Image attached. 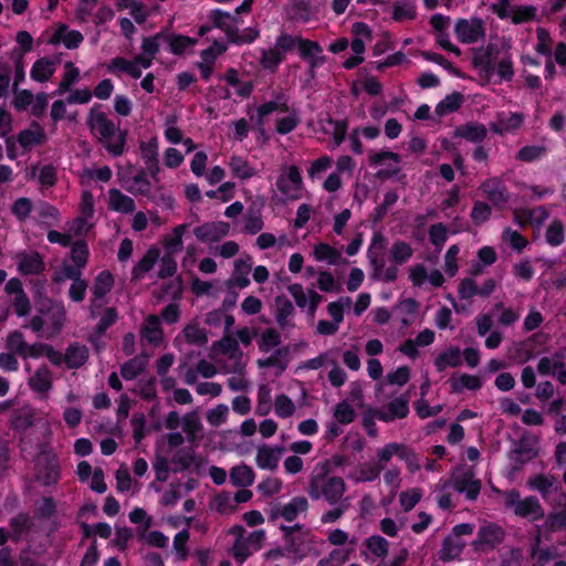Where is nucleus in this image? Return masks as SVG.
<instances>
[{
    "label": "nucleus",
    "instance_id": "9b49d317",
    "mask_svg": "<svg viewBox=\"0 0 566 566\" xmlns=\"http://www.w3.org/2000/svg\"><path fill=\"white\" fill-rule=\"evenodd\" d=\"M284 451L283 447L271 448L268 444L259 447L255 462L260 469L274 470L279 465L280 455Z\"/></svg>",
    "mask_w": 566,
    "mask_h": 566
},
{
    "label": "nucleus",
    "instance_id": "c03bdc74",
    "mask_svg": "<svg viewBox=\"0 0 566 566\" xmlns=\"http://www.w3.org/2000/svg\"><path fill=\"white\" fill-rule=\"evenodd\" d=\"M276 303V314L275 319L277 325L284 329L287 325V318L294 314V306L292 302L286 298L285 296H276L275 297Z\"/></svg>",
    "mask_w": 566,
    "mask_h": 566
},
{
    "label": "nucleus",
    "instance_id": "1a4fd4ad",
    "mask_svg": "<svg viewBox=\"0 0 566 566\" xmlns=\"http://www.w3.org/2000/svg\"><path fill=\"white\" fill-rule=\"evenodd\" d=\"M499 54V49L495 44L489 43L485 48L474 49L472 64L475 67H481L486 73H493L495 70V59Z\"/></svg>",
    "mask_w": 566,
    "mask_h": 566
},
{
    "label": "nucleus",
    "instance_id": "a18cd8bd",
    "mask_svg": "<svg viewBox=\"0 0 566 566\" xmlns=\"http://www.w3.org/2000/svg\"><path fill=\"white\" fill-rule=\"evenodd\" d=\"M228 41L232 44L242 45L253 43L260 35V32L255 28H245L241 33L238 27L234 30H229Z\"/></svg>",
    "mask_w": 566,
    "mask_h": 566
},
{
    "label": "nucleus",
    "instance_id": "f3484780",
    "mask_svg": "<svg viewBox=\"0 0 566 566\" xmlns=\"http://www.w3.org/2000/svg\"><path fill=\"white\" fill-rule=\"evenodd\" d=\"M140 336L153 345H159L163 342L164 331L157 315L150 314L145 318V322L140 327Z\"/></svg>",
    "mask_w": 566,
    "mask_h": 566
},
{
    "label": "nucleus",
    "instance_id": "bb28decb",
    "mask_svg": "<svg viewBox=\"0 0 566 566\" xmlns=\"http://www.w3.org/2000/svg\"><path fill=\"white\" fill-rule=\"evenodd\" d=\"M462 365V355L459 347L450 346L434 358V366L438 371H443L448 367H459Z\"/></svg>",
    "mask_w": 566,
    "mask_h": 566
},
{
    "label": "nucleus",
    "instance_id": "f704fd0d",
    "mask_svg": "<svg viewBox=\"0 0 566 566\" xmlns=\"http://www.w3.org/2000/svg\"><path fill=\"white\" fill-rule=\"evenodd\" d=\"M202 423L196 411L188 412L182 418V431L186 433V439L191 444L198 440V433L202 430Z\"/></svg>",
    "mask_w": 566,
    "mask_h": 566
},
{
    "label": "nucleus",
    "instance_id": "c85d7f7f",
    "mask_svg": "<svg viewBox=\"0 0 566 566\" xmlns=\"http://www.w3.org/2000/svg\"><path fill=\"white\" fill-rule=\"evenodd\" d=\"M66 31V25H62L52 35L50 42L53 44L63 42L64 46L69 50L77 49L84 40L83 34L77 30Z\"/></svg>",
    "mask_w": 566,
    "mask_h": 566
},
{
    "label": "nucleus",
    "instance_id": "412c9836",
    "mask_svg": "<svg viewBox=\"0 0 566 566\" xmlns=\"http://www.w3.org/2000/svg\"><path fill=\"white\" fill-rule=\"evenodd\" d=\"M118 319V313L115 307H106L98 323L93 328L90 342L97 347V340L103 337L107 329Z\"/></svg>",
    "mask_w": 566,
    "mask_h": 566
},
{
    "label": "nucleus",
    "instance_id": "49530a36",
    "mask_svg": "<svg viewBox=\"0 0 566 566\" xmlns=\"http://www.w3.org/2000/svg\"><path fill=\"white\" fill-rule=\"evenodd\" d=\"M212 349L232 358L239 352V342L231 333H224L221 339L212 344Z\"/></svg>",
    "mask_w": 566,
    "mask_h": 566
},
{
    "label": "nucleus",
    "instance_id": "864d4df0",
    "mask_svg": "<svg viewBox=\"0 0 566 566\" xmlns=\"http://www.w3.org/2000/svg\"><path fill=\"white\" fill-rule=\"evenodd\" d=\"M71 247V259L78 268H85L88 255H90V249L88 244L85 240H77L75 242H72Z\"/></svg>",
    "mask_w": 566,
    "mask_h": 566
},
{
    "label": "nucleus",
    "instance_id": "69168bd1",
    "mask_svg": "<svg viewBox=\"0 0 566 566\" xmlns=\"http://www.w3.org/2000/svg\"><path fill=\"white\" fill-rule=\"evenodd\" d=\"M133 184L137 187L136 189L129 188L128 190L133 193H139L143 196H148L151 189V181L147 176V170L145 168H140L137 170L135 176L133 177Z\"/></svg>",
    "mask_w": 566,
    "mask_h": 566
},
{
    "label": "nucleus",
    "instance_id": "6ab92c4d",
    "mask_svg": "<svg viewBox=\"0 0 566 566\" xmlns=\"http://www.w3.org/2000/svg\"><path fill=\"white\" fill-rule=\"evenodd\" d=\"M18 270L22 275H39L45 270V263L39 252L22 254Z\"/></svg>",
    "mask_w": 566,
    "mask_h": 566
},
{
    "label": "nucleus",
    "instance_id": "0eeeda50",
    "mask_svg": "<svg viewBox=\"0 0 566 566\" xmlns=\"http://www.w3.org/2000/svg\"><path fill=\"white\" fill-rule=\"evenodd\" d=\"M453 489L459 493H464L467 500L475 501L480 494L482 483L473 478V473L468 470L461 475L452 476Z\"/></svg>",
    "mask_w": 566,
    "mask_h": 566
},
{
    "label": "nucleus",
    "instance_id": "8fccbe9b",
    "mask_svg": "<svg viewBox=\"0 0 566 566\" xmlns=\"http://www.w3.org/2000/svg\"><path fill=\"white\" fill-rule=\"evenodd\" d=\"M314 256L317 261H327L328 264H337L340 259V252L328 243H318L314 248Z\"/></svg>",
    "mask_w": 566,
    "mask_h": 566
},
{
    "label": "nucleus",
    "instance_id": "cd10ccee",
    "mask_svg": "<svg viewBox=\"0 0 566 566\" xmlns=\"http://www.w3.org/2000/svg\"><path fill=\"white\" fill-rule=\"evenodd\" d=\"M171 462L177 465L174 469V472L177 473L189 470L191 465H195V470L199 471L202 461L192 449H182L172 457Z\"/></svg>",
    "mask_w": 566,
    "mask_h": 566
},
{
    "label": "nucleus",
    "instance_id": "13d9d810",
    "mask_svg": "<svg viewBox=\"0 0 566 566\" xmlns=\"http://www.w3.org/2000/svg\"><path fill=\"white\" fill-rule=\"evenodd\" d=\"M271 388L266 384H262L258 389V403L255 412L259 416H266L271 411L272 396Z\"/></svg>",
    "mask_w": 566,
    "mask_h": 566
},
{
    "label": "nucleus",
    "instance_id": "ddd939ff",
    "mask_svg": "<svg viewBox=\"0 0 566 566\" xmlns=\"http://www.w3.org/2000/svg\"><path fill=\"white\" fill-rule=\"evenodd\" d=\"M310 535L311 533L306 531L295 536H283L286 552L300 560L305 558L310 552L307 545Z\"/></svg>",
    "mask_w": 566,
    "mask_h": 566
},
{
    "label": "nucleus",
    "instance_id": "0e129e2a",
    "mask_svg": "<svg viewBox=\"0 0 566 566\" xmlns=\"http://www.w3.org/2000/svg\"><path fill=\"white\" fill-rule=\"evenodd\" d=\"M281 344V334L275 328H266L258 343L259 349L262 353H268L271 348L277 347Z\"/></svg>",
    "mask_w": 566,
    "mask_h": 566
},
{
    "label": "nucleus",
    "instance_id": "4be33fe9",
    "mask_svg": "<svg viewBox=\"0 0 566 566\" xmlns=\"http://www.w3.org/2000/svg\"><path fill=\"white\" fill-rule=\"evenodd\" d=\"M148 364V355L142 353L128 359L120 366V375L125 380H133L143 374Z\"/></svg>",
    "mask_w": 566,
    "mask_h": 566
},
{
    "label": "nucleus",
    "instance_id": "3c124183",
    "mask_svg": "<svg viewBox=\"0 0 566 566\" xmlns=\"http://www.w3.org/2000/svg\"><path fill=\"white\" fill-rule=\"evenodd\" d=\"M536 17V8L534 6H515L510 11V19L513 24H522L531 22Z\"/></svg>",
    "mask_w": 566,
    "mask_h": 566
},
{
    "label": "nucleus",
    "instance_id": "4468645a",
    "mask_svg": "<svg viewBox=\"0 0 566 566\" xmlns=\"http://www.w3.org/2000/svg\"><path fill=\"white\" fill-rule=\"evenodd\" d=\"M453 135L471 143H481L486 138L488 129L481 123L469 122L455 127Z\"/></svg>",
    "mask_w": 566,
    "mask_h": 566
},
{
    "label": "nucleus",
    "instance_id": "f257e3e1",
    "mask_svg": "<svg viewBox=\"0 0 566 566\" xmlns=\"http://www.w3.org/2000/svg\"><path fill=\"white\" fill-rule=\"evenodd\" d=\"M102 105L95 103L87 115L86 124L93 130L97 129L102 138L106 142V150L114 157H119L125 151L128 130L119 129L105 113L101 112Z\"/></svg>",
    "mask_w": 566,
    "mask_h": 566
},
{
    "label": "nucleus",
    "instance_id": "603ef678",
    "mask_svg": "<svg viewBox=\"0 0 566 566\" xmlns=\"http://www.w3.org/2000/svg\"><path fill=\"white\" fill-rule=\"evenodd\" d=\"M9 525L13 532V539L18 541L22 534L31 530L32 521L28 513H19L10 518Z\"/></svg>",
    "mask_w": 566,
    "mask_h": 566
},
{
    "label": "nucleus",
    "instance_id": "09e8293b",
    "mask_svg": "<svg viewBox=\"0 0 566 566\" xmlns=\"http://www.w3.org/2000/svg\"><path fill=\"white\" fill-rule=\"evenodd\" d=\"M546 242L551 247H559L565 240L564 224L559 219H554L546 229Z\"/></svg>",
    "mask_w": 566,
    "mask_h": 566
},
{
    "label": "nucleus",
    "instance_id": "dca6fc26",
    "mask_svg": "<svg viewBox=\"0 0 566 566\" xmlns=\"http://www.w3.org/2000/svg\"><path fill=\"white\" fill-rule=\"evenodd\" d=\"M346 491V484L339 476L327 478L321 485L323 497L332 505L338 503Z\"/></svg>",
    "mask_w": 566,
    "mask_h": 566
},
{
    "label": "nucleus",
    "instance_id": "e2e57ef3",
    "mask_svg": "<svg viewBox=\"0 0 566 566\" xmlns=\"http://www.w3.org/2000/svg\"><path fill=\"white\" fill-rule=\"evenodd\" d=\"M139 150L145 165L159 160L157 137H151L149 142H140Z\"/></svg>",
    "mask_w": 566,
    "mask_h": 566
},
{
    "label": "nucleus",
    "instance_id": "6e6d98bb",
    "mask_svg": "<svg viewBox=\"0 0 566 566\" xmlns=\"http://www.w3.org/2000/svg\"><path fill=\"white\" fill-rule=\"evenodd\" d=\"M6 347L10 353L22 357L27 349V342L24 340L23 333L19 329L10 332L7 336Z\"/></svg>",
    "mask_w": 566,
    "mask_h": 566
},
{
    "label": "nucleus",
    "instance_id": "774afa93",
    "mask_svg": "<svg viewBox=\"0 0 566 566\" xmlns=\"http://www.w3.org/2000/svg\"><path fill=\"white\" fill-rule=\"evenodd\" d=\"M516 463L524 464L527 461L535 459L538 452L524 439L520 440L517 447L514 449Z\"/></svg>",
    "mask_w": 566,
    "mask_h": 566
},
{
    "label": "nucleus",
    "instance_id": "5fc2aeb1",
    "mask_svg": "<svg viewBox=\"0 0 566 566\" xmlns=\"http://www.w3.org/2000/svg\"><path fill=\"white\" fill-rule=\"evenodd\" d=\"M186 340L196 346H205L208 343V335L205 328L195 324H189L184 328Z\"/></svg>",
    "mask_w": 566,
    "mask_h": 566
},
{
    "label": "nucleus",
    "instance_id": "aec40b11",
    "mask_svg": "<svg viewBox=\"0 0 566 566\" xmlns=\"http://www.w3.org/2000/svg\"><path fill=\"white\" fill-rule=\"evenodd\" d=\"M61 478L60 465L54 458H48L40 464L36 479L44 485L51 486L59 482Z\"/></svg>",
    "mask_w": 566,
    "mask_h": 566
},
{
    "label": "nucleus",
    "instance_id": "052dcab7",
    "mask_svg": "<svg viewBox=\"0 0 566 566\" xmlns=\"http://www.w3.org/2000/svg\"><path fill=\"white\" fill-rule=\"evenodd\" d=\"M274 411L279 418H289L295 411L294 402L285 394L277 395L274 400Z\"/></svg>",
    "mask_w": 566,
    "mask_h": 566
},
{
    "label": "nucleus",
    "instance_id": "39448f33",
    "mask_svg": "<svg viewBox=\"0 0 566 566\" xmlns=\"http://www.w3.org/2000/svg\"><path fill=\"white\" fill-rule=\"evenodd\" d=\"M480 189L495 208L503 209L510 200L507 187L499 178L486 179Z\"/></svg>",
    "mask_w": 566,
    "mask_h": 566
},
{
    "label": "nucleus",
    "instance_id": "a878e982",
    "mask_svg": "<svg viewBox=\"0 0 566 566\" xmlns=\"http://www.w3.org/2000/svg\"><path fill=\"white\" fill-rule=\"evenodd\" d=\"M109 208L120 213H132L136 209L133 198L116 188L108 190Z\"/></svg>",
    "mask_w": 566,
    "mask_h": 566
},
{
    "label": "nucleus",
    "instance_id": "72a5a7b5",
    "mask_svg": "<svg viewBox=\"0 0 566 566\" xmlns=\"http://www.w3.org/2000/svg\"><path fill=\"white\" fill-rule=\"evenodd\" d=\"M160 256V251L156 247L149 248L144 256L133 268L132 275L134 279H140L145 273L149 272Z\"/></svg>",
    "mask_w": 566,
    "mask_h": 566
},
{
    "label": "nucleus",
    "instance_id": "5701e85b",
    "mask_svg": "<svg viewBox=\"0 0 566 566\" xmlns=\"http://www.w3.org/2000/svg\"><path fill=\"white\" fill-rule=\"evenodd\" d=\"M465 547V543L459 538H454L451 535H448L443 538L441 548L438 553L439 559L443 563L454 560L460 557L463 549Z\"/></svg>",
    "mask_w": 566,
    "mask_h": 566
},
{
    "label": "nucleus",
    "instance_id": "20e7f679",
    "mask_svg": "<svg viewBox=\"0 0 566 566\" xmlns=\"http://www.w3.org/2000/svg\"><path fill=\"white\" fill-rule=\"evenodd\" d=\"M409 415V395L408 392L391 399L386 406L377 411V419L382 422H392L397 419H403Z\"/></svg>",
    "mask_w": 566,
    "mask_h": 566
},
{
    "label": "nucleus",
    "instance_id": "680f3d73",
    "mask_svg": "<svg viewBox=\"0 0 566 566\" xmlns=\"http://www.w3.org/2000/svg\"><path fill=\"white\" fill-rule=\"evenodd\" d=\"M365 545L377 557H385L388 554L389 543L380 535L369 536L365 539Z\"/></svg>",
    "mask_w": 566,
    "mask_h": 566
},
{
    "label": "nucleus",
    "instance_id": "37998d69",
    "mask_svg": "<svg viewBox=\"0 0 566 566\" xmlns=\"http://www.w3.org/2000/svg\"><path fill=\"white\" fill-rule=\"evenodd\" d=\"M285 56L275 48L263 50L260 57V65L270 73H275Z\"/></svg>",
    "mask_w": 566,
    "mask_h": 566
},
{
    "label": "nucleus",
    "instance_id": "393cba45",
    "mask_svg": "<svg viewBox=\"0 0 566 566\" xmlns=\"http://www.w3.org/2000/svg\"><path fill=\"white\" fill-rule=\"evenodd\" d=\"M165 42L168 44L170 53L182 55L187 49L193 48L198 40L184 34L169 33L166 30Z\"/></svg>",
    "mask_w": 566,
    "mask_h": 566
},
{
    "label": "nucleus",
    "instance_id": "79ce46f5",
    "mask_svg": "<svg viewBox=\"0 0 566 566\" xmlns=\"http://www.w3.org/2000/svg\"><path fill=\"white\" fill-rule=\"evenodd\" d=\"M188 228L187 223L179 224L174 228L172 234L164 239L165 254L174 255L182 249V235Z\"/></svg>",
    "mask_w": 566,
    "mask_h": 566
},
{
    "label": "nucleus",
    "instance_id": "7ed1b4c3",
    "mask_svg": "<svg viewBox=\"0 0 566 566\" xmlns=\"http://www.w3.org/2000/svg\"><path fill=\"white\" fill-rule=\"evenodd\" d=\"M454 34L461 43H476L485 36L484 22L481 18L458 19L454 25Z\"/></svg>",
    "mask_w": 566,
    "mask_h": 566
},
{
    "label": "nucleus",
    "instance_id": "f8f14e48",
    "mask_svg": "<svg viewBox=\"0 0 566 566\" xmlns=\"http://www.w3.org/2000/svg\"><path fill=\"white\" fill-rule=\"evenodd\" d=\"M514 513L516 516L524 518L528 517L532 521H538L545 516V512L539 500L533 495L521 500L518 505H516Z\"/></svg>",
    "mask_w": 566,
    "mask_h": 566
},
{
    "label": "nucleus",
    "instance_id": "473e14b6",
    "mask_svg": "<svg viewBox=\"0 0 566 566\" xmlns=\"http://www.w3.org/2000/svg\"><path fill=\"white\" fill-rule=\"evenodd\" d=\"M413 254L412 247L402 240H396L389 250V261L391 265H402L407 263Z\"/></svg>",
    "mask_w": 566,
    "mask_h": 566
},
{
    "label": "nucleus",
    "instance_id": "bf43d9fd",
    "mask_svg": "<svg viewBox=\"0 0 566 566\" xmlns=\"http://www.w3.org/2000/svg\"><path fill=\"white\" fill-rule=\"evenodd\" d=\"M387 160H392L396 164H400L401 156L397 153L387 149L380 151L370 150L368 153V163L371 167L382 166L386 164Z\"/></svg>",
    "mask_w": 566,
    "mask_h": 566
},
{
    "label": "nucleus",
    "instance_id": "f03ea898",
    "mask_svg": "<svg viewBox=\"0 0 566 566\" xmlns=\"http://www.w3.org/2000/svg\"><path fill=\"white\" fill-rule=\"evenodd\" d=\"M505 536L506 532L501 525L489 522L479 527L471 546L475 552L493 551L503 543Z\"/></svg>",
    "mask_w": 566,
    "mask_h": 566
},
{
    "label": "nucleus",
    "instance_id": "338daca9",
    "mask_svg": "<svg viewBox=\"0 0 566 566\" xmlns=\"http://www.w3.org/2000/svg\"><path fill=\"white\" fill-rule=\"evenodd\" d=\"M491 207L484 201H475L473 203L470 217L475 226L485 223L491 218Z\"/></svg>",
    "mask_w": 566,
    "mask_h": 566
},
{
    "label": "nucleus",
    "instance_id": "de8ad7c7",
    "mask_svg": "<svg viewBox=\"0 0 566 566\" xmlns=\"http://www.w3.org/2000/svg\"><path fill=\"white\" fill-rule=\"evenodd\" d=\"M229 165L235 178L247 180L254 176L253 167L242 157L232 156Z\"/></svg>",
    "mask_w": 566,
    "mask_h": 566
},
{
    "label": "nucleus",
    "instance_id": "a19ab883",
    "mask_svg": "<svg viewBox=\"0 0 566 566\" xmlns=\"http://www.w3.org/2000/svg\"><path fill=\"white\" fill-rule=\"evenodd\" d=\"M297 49L300 57L306 63L317 59V56H323V48L317 41L300 38Z\"/></svg>",
    "mask_w": 566,
    "mask_h": 566
},
{
    "label": "nucleus",
    "instance_id": "2f4dec72",
    "mask_svg": "<svg viewBox=\"0 0 566 566\" xmlns=\"http://www.w3.org/2000/svg\"><path fill=\"white\" fill-rule=\"evenodd\" d=\"M308 506V501L305 496H294L282 506L281 517L286 522H293L301 513L307 512Z\"/></svg>",
    "mask_w": 566,
    "mask_h": 566
},
{
    "label": "nucleus",
    "instance_id": "2eb2a0df",
    "mask_svg": "<svg viewBox=\"0 0 566 566\" xmlns=\"http://www.w3.org/2000/svg\"><path fill=\"white\" fill-rule=\"evenodd\" d=\"M32 128L22 129L17 137L18 143L24 150L31 149L33 146L42 145L46 142L44 129L39 123L33 122Z\"/></svg>",
    "mask_w": 566,
    "mask_h": 566
},
{
    "label": "nucleus",
    "instance_id": "e433bc0d",
    "mask_svg": "<svg viewBox=\"0 0 566 566\" xmlns=\"http://www.w3.org/2000/svg\"><path fill=\"white\" fill-rule=\"evenodd\" d=\"M254 471L249 465H237L230 470V481L234 486H250L254 482Z\"/></svg>",
    "mask_w": 566,
    "mask_h": 566
},
{
    "label": "nucleus",
    "instance_id": "b1692460",
    "mask_svg": "<svg viewBox=\"0 0 566 566\" xmlns=\"http://www.w3.org/2000/svg\"><path fill=\"white\" fill-rule=\"evenodd\" d=\"M30 388L39 394H48L52 388V373L46 365L39 367L28 381Z\"/></svg>",
    "mask_w": 566,
    "mask_h": 566
},
{
    "label": "nucleus",
    "instance_id": "a211bd4d",
    "mask_svg": "<svg viewBox=\"0 0 566 566\" xmlns=\"http://www.w3.org/2000/svg\"><path fill=\"white\" fill-rule=\"evenodd\" d=\"M88 348L78 343H71L64 354V364L69 369L81 368L88 359Z\"/></svg>",
    "mask_w": 566,
    "mask_h": 566
},
{
    "label": "nucleus",
    "instance_id": "7c9ffc66",
    "mask_svg": "<svg viewBox=\"0 0 566 566\" xmlns=\"http://www.w3.org/2000/svg\"><path fill=\"white\" fill-rule=\"evenodd\" d=\"M536 213H541V218L537 219V227L541 226L547 218L548 212L544 207H537L534 209L523 208L514 211V221L521 226L526 227L533 224L535 221Z\"/></svg>",
    "mask_w": 566,
    "mask_h": 566
},
{
    "label": "nucleus",
    "instance_id": "ea45409f",
    "mask_svg": "<svg viewBox=\"0 0 566 566\" xmlns=\"http://www.w3.org/2000/svg\"><path fill=\"white\" fill-rule=\"evenodd\" d=\"M113 285V274L109 271L104 270L99 272L94 279L92 293L96 298H104L105 295L111 292Z\"/></svg>",
    "mask_w": 566,
    "mask_h": 566
},
{
    "label": "nucleus",
    "instance_id": "4c0bfd02",
    "mask_svg": "<svg viewBox=\"0 0 566 566\" xmlns=\"http://www.w3.org/2000/svg\"><path fill=\"white\" fill-rule=\"evenodd\" d=\"M54 71L53 63L46 57H41L33 63L30 76L35 82L44 83L50 80Z\"/></svg>",
    "mask_w": 566,
    "mask_h": 566
},
{
    "label": "nucleus",
    "instance_id": "c756f323",
    "mask_svg": "<svg viewBox=\"0 0 566 566\" xmlns=\"http://www.w3.org/2000/svg\"><path fill=\"white\" fill-rule=\"evenodd\" d=\"M464 102V96L460 92H452L442 98L434 108V113L439 117H443L448 114L459 111Z\"/></svg>",
    "mask_w": 566,
    "mask_h": 566
},
{
    "label": "nucleus",
    "instance_id": "c9c22d12",
    "mask_svg": "<svg viewBox=\"0 0 566 566\" xmlns=\"http://www.w3.org/2000/svg\"><path fill=\"white\" fill-rule=\"evenodd\" d=\"M450 387L452 392L460 394L463 391V389L468 390H479L482 388V380L480 377L469 374H462L458 379L457 378H450L449 379Z\"/></svg>",
    "mask_w": 566,
    "mask_h": 566
},
{
    "label": "nucleus",
    "instance_id": "4d7b16f0",
    "mask_svg": "<svg viewBox=\"0 0 566 566\" xmlns=\"http://www.w3.org/2000/svg\"><path fill=\"white\" fill-rule=\"evenodd\" d=\"M421 55L426 61L433 62L442 66L450 74L463 78V73L459 69H457L450 61H448L442 54L431 51H423Z\"/></svg>",
    "mask_w": 566,
    "mask_h": 566
},
{
    "label": "nucleus",
    "instance_id": "423d86ee",
    "mask_svg": "<svg viewBox=\"0 0 566 566\" xmlns=\"http://www.w3.org/2000/svg\"><path fill=\"white\" fill-rule=\"evenodd\" d=\"M229 231L230 226L224 221L205 222L193 229V234L199 241L208 243L220 241Z\"/></svg>",
    "mask_w": 566,
    "mask_h": 566
},
{
    "label": "nucleus",
    "instance_id": "6e6552de",
    "mask_svg": "<svg viewBox=\"0 0 566 566\" xmlns=\"http://www.w3.org/2000/svg\"><path fill=\"white\" fill-rule=\"evenodd\" d=\"M369 263L371 265L373 272L370 273V277L374 281H382L385 283H392L397 280L399 270L396 265H389L387 269L386 260L384 255H371L368 252Z\"/></svg>",
    "mask_w": 566,
    "mask_h": 566
},
{
    "label": "nucleus",
    "instance_id": "58836bf2",
    "mask_svg": "<svg viewBox=\"0 0 566 566\" xmlns=\"http://www.w3.org/2000/svg\"><path fill=\"white\" fill-rule=\"evenodd\" d=\"M244 230L249 234L259 233L263 227L264 222L261 214V208L252 205L248 208L244 217Z\"/></svg>",
    "mask_w": 566,
    "mask_h": 566
},
{
    "label": "nucleus",
    "instance_id": "9d476101",
    "mask_svg": "<svg viewBox=\"0 0 566 566\" xmlns=\"http://www.w3.org/2000/svg\"><path fill=\"white\" fill-rule=\"evenodd\" d=\"M208 20L213 29H219L228 36L229 30H234L237 24L241 22L239 18L222 9L216 8L209 11Z\"/></svg>",
    "mask_w": 566,
    "mask_h": 566
}]
</instances>
